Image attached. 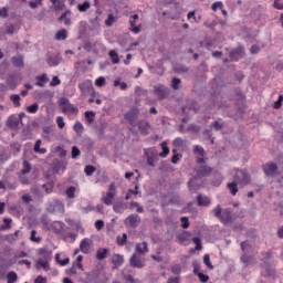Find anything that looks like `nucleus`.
<instances>
[{"mask_svg": "<svg viewBox=\"0 0 283 283\" xmlns=\"http://www.w3.org/2000/svg\"><path fill=\"white\" fill-rule=\"evenodd\" d=\"M61 61H63V57H61V55H55L49 56L46 63L50 67H56V65L61 64Z\"/></svg>", "mask_w": 283, "mask_h": 283, "instance_id": "412c9836", "label": "nucleus"}, {"mask_svg": "<svg viewBox=\"0 0 283 283\" xmlns=\"http://www.w3.org/2000/svg\"><path fill=\"white\" fill-rule=\"evenodd\" d=\"M178 203V197H171L168 201L161 203V207H169V205Z\"/></svg>", "mask_w": 283, "mask_h": 283, "instance_id": "13d9d810", "label": "nucleus"}, {"mask_svg": "<svg viewBox=\"0 0 283 283\" xmlns=\"http://www.w3.org/2000/svg\"><path fill=\"white\" fill-rule=\"evenodd\" d=\"M212 213L214 216V218H218V220L220 221L222 218V207L220 205H218L213 210Z\"/></svg>", "mask_w": 283, "mask_h": 283, "instance_id": "a19ab883", "label": "nucleus"}, {"mask_svg": "<svg viewBox=\"0 0 283 283\" xmlns=\"http://www.w3.org/2000/svg\"><path fill=\"white\" fill-rule=\"evenodd\" d=\"M192 242L196 244V251H202V240L199 237L192 238Z\"/></svg>", "mask_w": 283, "mask_h": 283, "instance_id": "c03bdc74", "label": "nucleus"}, {"mask_svg": "<svg viewBox=\"0 0 283 283\" xmlns=\"http://www.w3.org/2000/svg\"><path fill=\"white\" fill-rule=\"evenodd\" d=\"M115 197H116V192L108 191V193H106V197L102 198V200H103L104 205L109 207V206H112V202Z\"/></svg>", "mask_w": 283, "mask_h": 283, "instance_id": "393cba45", "label": "nucleus"}, {"mask_svg": "<svg viewBox=\"0 0 283 283\" xmlns=\"http://www.w3.org/2000/svg\"><path fill=\"white\" fill-rule=\"evenodd\" d=\"M11 63L14 67H25V62L23 61V55L21 54L11 57Z\"/></svg>", "mask_w": 283, "mask_h": 283, "instance_id": "4be33fe9", "label": "nucleus"}, {"mask_svg": "<svg viewBox=\"0 0 283 283\" xmlns=\"http://www.w3.org/2000/svg\"><path fill=\"white\" fill-rule=\"evenodd\" d=\"M222 8H224V3H222V1H217L211 4V10L213 12H218V10H222Z\"/></svg>", "mask_w": 283, "mask_h": 283, "instance_id": "8fccbe9b", "label": "nucleus"}, {"mask_svg": "<svg viewBox=\"0 0 283 283\" xmlns=\"http://www.w3.org/2000/svg\"><path fill=\"white\" fill-rule=\"evenodd\" d=\"M273 6L275 10H283V0H274Z\"/></svg>", "mask_w": 283, "mask_h": 283, "instance_id": "774afa93", "label": "nucleus"}, {"mask_svg": "<svg viewBox=\"0 0 283 283\" xmlns=\"http://www.w3.org/2000/svg\"><path fill=\"white\" fill-rule=\"evenodd\" d=\"M161 151L159 153L160 158H167L169 156V148L167 147V142L160 144Z\"/></svg>", "mask_w": 283, "mask_h": 283, "instance_id": "2f4dec72", "label": "nucleus"}, {"mask_svg": "<svg viewBox=\"0 0 283 283\" xmlns=\"http://www.w3.org/2000/svg\"><path fill=\"white\" fill-rule=\"evenodd\" d=\"M262 170L264 176L266 178H273L275 176H280V169L277 168V164L275 163H266L265 165L262 166Z\"/></svg>", "mask_w": 283, "mask_h": 283, "instance_id": "20e7f679", "label": "nucleus"}, {"mask_svg": "<svg viewBox=\"0 0 283 283\" xmlns=\"http://www.w3.org/2000/svg\"><path fill=\"white\" fill-rule=\"evenodd\" d=\"M39 255H42V258H44V260H48V258H50V255H52V252H50V250H48V248H40L38 250Z\"/></svg>", "mask_w": 283, "mask_h": 283, "instance_id": "ea45409f", "label": "nucleus"}, {"mask_svg": "<svg viewBox=\"0 0 283 283\" xmlns=\"http://www.w3.org/2000/svg\"><path fill=\"white\" fill-rule=\"evenodd\" d=\"M127 209H128L127 202L123 200L115 201L113 205L114 213H124L125 211H127Z\"/></svg>", "mask_w": 283, "mask_h": 283, "instance_id": "4468645a", "label": "nucleus"}, {"mask_svg": "<svg viewBox=\"0 0 283 283\" xmlns=\"http://www.w3.org/2000/svg\"><path fill=\"white\" fill-rule=\"evenodd\" d=\"M111 262L112 264H114L115 269H118L123 266L125 262V256H123V254H114Z\"/></svg>", "mask_w": 283, "mask_h": 283, "instance_id": "6ab92c4d", "label": "nucleus"}, {"mask_svg": "<svg viewBox=\"0 0 283 283\" xmlns=\"http://www.w3.org/2000/svg\"><path fill=\"white\" fill-rule=\"evenodd\" d=\"M108 56L113 65H118V63H120V57H118V53L116 51L114 50L109 51Z\"/></svg>", "mask_w": 283, "mask_h": 283, "instance_id": "bb28decb", "label": "nucleus"}, {"mask_svg": "<svg viewBox=\"0 0 283 283\" xmlns=\"http://www.w3.org/2000/svg\"><path fill=\"white\" fill-rule=\"evenodd\" d=\"M262 268L264 269L261 272L262 277H275V261H273V253L271 252H263L262 253Z\"/></svg>", "mask_w": 283, "mask_h": 283, "instance_id": "f257e3e1", "label": "nucleus"}, {"mask_svg": "<svg viewBox=\"0 0 283 283\" xmlns=\"http://www.w3.org/2000/svg\"><path fill=\"white\" fill-rule=\"evenodd\" d=\"M253 255L249 254V252L242 253L240 256V262L243 264V269L251 266V264H253Z\"/></svg>", "mask_w": 283, "mask_h": 283, "instance_id": "dca6fc26", "label": "nucleus"}, {"mask_svg": "<svg viewBox=\"0 0 283 283\" xmlns=\"http://www.w3.org/2000/svg\"><path fill=\"white\" fill-rule=\"evenodd\" d=\"M106 80L103 76H99L95 80L96 87H105Z\"/></svg>", "mask_w": 283, "mask_h": 283, "instance_id": "bf43d9fd", "label": "nucleus"}, {"mask_svg": "<svg viewBox=\"0 0 283 283\" xmlns=\"http://www.w3.org/2000/svg\"><path fill=\"white\" fill-rule=\"evenodd\" d=\"M181 227L182 229H189V218L188 217H181L180 218Z\"/></svg>", "mask_w": 283, "mask_h": 283, "instance_id": "0e129e2a", "label": "nucleus"}, {"mask_svg": "<svg viewBox=\"0 0 283 283\" xmlns=\"http://www.w3.org/2000/svg\"><path fill=\"white\" fill-rule=\"evenodd\" d=\"M10 101H12V103H13V105H15V107H21V95L12 94L10 96Z\"/></svg>", "mask_w": 283, "mask_h": 283, "instance_id": "58836bf2", "label": "nucleus"}, {"mask_svg": "<svg viewBox=\"0 0 283 283\" xmlns=\"http://www.w3.org/2000/svg\"><path fill=\"white\" fill-rule=\"evenodd\" d=\"M138 116H140V108H138V106H132L129 111L124 114V120H127L130 127H136Z\"/></svg>", "mask_w": 283, "mask_h": 283, "instance_id": "7ed1b4c3", "label": "nucleus"}, {"mask_svg": "<svg viewBox=\"0 0 283 283\" xmlns=\"http://www.w3.org/2000/svg\"><path fill=\"white\" fill-rule=\"evenodd\" d=\"M242 253H249V249H251V243L249 241H242L240 243Z\"/></svg>", "mask_w": 283, "mask_h": 283, "instance_id": "3c124183", "label": "nucleus"}, {"mask_svg": "<svg viewBox=\"0 0 283 283\" xmlns=\"http://www.w3.org/2000/svg\"><path fill=\"white\" fill-rule=\"evenodd\" d=\"M94 171H96V167H94L93 165H87L84 169L85 176H92Z\"/></svg>", "mask_w": 283, "mask_h": 283, "instance_id": "864d4df0", "label": "nucleus"}, {"mask_svg": "<svg viewBox=\"0 0 283 283\" xmlns=\"http://www.w3.org/2000/svg\"><path fill=\"white\" fill-rule=\"evenodd\" d=\"M203 264H206V266L210 269V271H213V264L211 263V258L209 256V254L203 255Z\"/></svg>", "mask_w": 283, "mask_h": 283, "instance_id": "a18cd8bd", "label": "nucleus"}, {"mask_svg": "<svg viewBox=\"0 0 283 283\" xmlns=\"http://www.w3.org/2000/svg\"><path fill=\"white\" fill-rule=\"evenodd\" d=\"M65 39H67V30L61 29L55 33L56 41H65Z\"/></svg>", "mask_w": 283, "mask_h": 283, "instance_id": "c85d7f7f", "label": "nucleus"}, {"mask_svg": "<svg viewBox=\"0 0 283 283\" xmlns=\"http://www.w3.org/2000/svg\"><path fill=\"white\" fill-rule=\"evenodd\" d=\"M36 85L38 87H44L45 83H48V75L42 74L36 77Z\"/></svg>", "mask_w": 283, "mask_h": 283, "instance_id": "e433bc0d", "label": "nucleus"}, {"mask_svg": "<svg viewBox=\"0 0 283 283\" xmlns=\"http://www.w3.org/2000/svg\"><path fill=\"white\" fill-rule=\"evenodd\" d=\"M213 171V168L209 166H200L196 169V175L188 181V189H196L197 187H200L198 184V180H202V178H207L211 172Z\"/></svg>", "mask_w": 283, "mask_h": 283, "instance_id": "f03ea898", "label": "nucleus"}, {"mask_svg": "<svg viewBox=\"0 0 283 283\" xmlns=\"http://www.w3.org/2000/svg\"><path fill=\"white\" fill-rule=\"evenodd\" d=\"M60 105L62 106V112L66 114V112H71V114H78V107L74 106V104L70 103V98L61 97Z\"/></svg>", "mask_w": 283, "mask_h": 283, "instance_id": "0eeeda50", "label": "nucleus"}, {"mask_svg": "<svg viewBox=\"0 0 283 283\" xmlns=\"http://www.w3.org/2000/svg\"><path fill=\"white\" fill-rule=\"evenodd\" d=\"M91 3H90V1H84L83 3H80V4H77V10H78V12H87V10H90V8H91Z\"/></svg>", "mask_w": 283, "mask_h": 283, "instance_id": "72a5a7b5", "label": "nucleus"}, {"mask_svg": "<svg viewBox=\"0 0 283 283\" xmlns=\"http://www.w3.org/2000/svg\"><path fill=\"white\" fill-rule=\"evenodd\" d=\"M29 114H36L39 112V103H33L27 107Z\"/></svg>", "mask_w": 283, "mask_h": 283, "instance_id": "37998d69", "label": "nucleus"}, {"mask_svg": "<svg viewBox=\"0 0 283 283\" xmlns=\"http://www.w3.org/2000/svg\"><path fill=\"white\" fill-rule=\"evenodd\" d=\"M136 127L138 128V130L143 136H148L151 124H149L147 119H140L136 122Z\"/></svg>", "mask_w": 283, "mask_h": 283, "instance_id": "9d476101", "label": "nucleus"}, {"mask_svg": "<svg viewBox=\"0 0 283 283\" xmlns=\"http://www.w3.org/2000/svg\"><path fill=\"white\" fill-rule=\"evenodd\" d=\"M136 253H147L149 251V248H147V242L137 243L135 248Z\"/></svg>", "mask_w": 283, "mask_h": 283, "instance_id": "a878e982", "label": "nucleus"}, {"mask_svg": "<svg viewBox=\"0 0 283 283\" xmlns=\"http://www.w3.org/2000/svg\"><path fill=\"white\" fill-rule=\"evenodd\" d=\"M116 242H117L118 247H125V244H127V233H123L122 237L117 235Z\"/></svg>", "mask_w": 283, "mask_h": 283, "instance_id": "4c0bfd02", "label": "nucleus"}, {"mask_svg": "<svg viewBox=\"0 0 283 283\" xmlns=\"http://www.w3.org/2000/svg\"><path fill=\"white\" fill-rule=\"evenodd\" d=\"M193 153L198 154L201 158H205V148H202V146H195Z\"/></svg>", "mask_w": 283, "mask_h": 283, "instance_id": "680f3d73", "label": "nucleus"}, {"mask_svg": "<svg viewBox=\"0 0 283 283\" xmlns=\"http://www.w3.org/2000/svg\"><path fill=\"white\" fill-rule=\"evenodd\" d=\"M192 268H193V270H192V273H193V275H198V273H201L200 272V262H198V261H192Z\"/></svg>", "mask_w": 283, "mask_h": 283, "instance_id": "4d7b16f0", "label": "nucleus"}, {"mask_svg": "<svg viewBox=\"0 0 283 283\" xmlns=\"http://www.w3.org/2000/svg\"><path fill=\"white\" fill-rule=\"evenodd\" d=\"M241 175H234L233 180L238 182L241 187H247V185H251V175L247 170H239Z\"/></svg>", "mask_w": 283, "mask_h": 283, "instance_id": "423d86ee", "label": "nucleus"}, {"mask_svg": "<svg viewBox=\"0 0 283 283\" xmlns=\"http://www.w3.org/2000/svg\"><path fill=\"white\" fill-rule=\"evenodd\" d=\"M85 120L90 124L94 123V118H96V113L94 111H86L84 113Z\"/></svg>", "mask_w": 283, "mask_h": 283, "instance_id": "473e14b6", "label": "nucleus"}, {"mask_svg": "<svg viewBox=\"0 0 283 283\" xmlns=\"http://www.w3.org/2000/svg\"><path fill=\"white\" fill-rule=\"evenodd\" d=\"M283 95H279L277 101L274 102L273 108L280 109L282 107Z\"/></svg>", "mask_w": 283, "mask_h": 283, "instance_id": "e2e57ef3", "label": "nucleus"}, {"mask_svg": "<svg viewBox=\"0 0 283 283\" xmlns=\"http://www.w3.org/2000/svg\"><path fill=\"white\" fill-rule=\"evenodd\" d=\"M227 188L229 189L231 196H237L238 195L239 189H238V181H235V179H233L232 182H229L227 185Z\"/></svg>", "mask_w": 283, "mask_h": 283, "instance_id": "b1692460", "label": "nucleus"}, {"mask_svg": "<svg viewBox=\"0 0 283 283\" xmlns=\"http://www.w3.org/2000/svg\"><path fill=\"white\" fill-rule=\"evenodd\" d=\"M107 253H109V249L107 248H99L96 252V260L103 261L107 258Z\"/></svg>", "mask_w": 283, "mask_h": 283, "instance_id": "5701e85b", "label": "nucleus"}, {"mask_svg": "<svg viewBox=\"0 0 283 283\" xmlns=\"http://www.w3.org/2000/svg\"><path fill=\"white\" fill-rule=\"evenodd\" d=\"M51 167H52L54 174H59V171H65V169H67V161L61 160V159H55L52 163Z\"/></svg>", "mask_w": 283, "mask_h": 283, "instance_id": "9b49d317", "label": "nucleus"}, {"mask_svg": "<svg viewBox=\"0 0 283 283\" xmlns=\"http://www.w3.org/2000/svg\"><path fill=\"white\" fill-rule=\"evenodd\" d=\"M219 222L222 224H229L230 222H233V212L231 211V208H226L223 210Z\"/></svg>", "mask_w": 283, "mask_h": 283, "instance_id": "ddd939ff", "label": "nucleus"}, {"mask_svg": "<svg viewBox=\"0 0 283 283\" xmlns=\"http://www.w3.org/2000/svg\"><path fill=\"white\" fill-rule=\"evenodd\" d=\"M116 21L117 19L114 17V13H108L107 19L105 20V27L112 28Z\"/></svg>", "mask_w": 283, "mask_h": 283, "instance_id": "7c9ffc66", "label": "nucleus"}, {"mask_svg": "<svg viewBox=\"0 0 283 283\" xmlns=\"http://www.w3.org/2000/svg\"><path fill=\"white\" fill-rule=\"evenodd\" d=\"M203 136H207L209 138V140L211 142V145H213L216 138L213 137V133H211V128L205 129Z\"/></svg>", "mask_w": 283, "mask_h": 283, "instance_id": "603ef678", "label": "nucleus"}, {"mask_svg": "<svg viewBox=\"0 0 283 283\" xmlns=\"http://www.w3.org/2000/svg\"><path fill=\"white\" fill-rule=\"evenodd\" d=\"M40 222L41 224H43V227H50V217H48V214H42V217L40 218Z\"/></svg>", "mask_w": 283, "mask_h": 283, "instance_id": "5fc2aeb1", "label": "nucleus"}, {"mask_svg": "<svg viewBox=\"0 0 283 283\" xmlns=\"http://www.w3.org/2000/svg\"><path fill=\"white\" fill-rule=\"evenodd\" d=\"M78 90L82 94H91V96H96V91L94 90V84H92L91 80H85L84 82L78 84Z\"/></svg>", "mask_w": 283, "mask_h": 283, "instance_id": "6e6552de", "label": "nucleus"}, {"mask_svg": "<svg viewBox=\"0 0 283 283\" xmlns=\"http://www.w3.org/2000/svg\"><path fill=\"white\" fill-rule=\"evenodd\" d=\"M3 224L0 226V231H6V229H12V219L11 218H4L3 219Z\"/></svg>", "mask_w": 283, "mask_h": 283, "instance_id": "c9c22d12", "label": "nucleus"}, {"mask_svg": "<svg viewBox=\"0 0 283 283\" xmlns=\"http://www.w3.org/2000/svg\"><path fill=\"white\" fill-rule=\"evenodd\" d=\"M125 222L129 224V227H132V229H136V227H138V223H140V216H138L137 213H133L129 214Z\"/></svg>", "mask_w": 283, "mask_h": 283, "instance_id": "2eb2a0df", "label": "nucleus"}, {"mask_svg": "<svg viewBox=\"0 0 283 283\" xmlns=\"http://www.w3.org/2000/svg\"><path fill=\"white\" fill-rule=\"evenodd\" d=\"M172 145L174 147H182V145H185V140H182L180 137H177L172 140Z\"/></svg>", "mask_w": 283, "mask_h": 283, "instance_id": "69168bd1", "label": "nucleus"}, {"mask_svg": "<svg viewBox=\"0 0 283 283\" xmlns=\"http://www.w3.org/2000/svg\"><path fill=\"white\" fill-rule=\"evenodd\" d=\"M180 83H181V81H180L179 77H174L171 80V87H172V90H180Z\"/></svg>", "mask_w": 283, "mask_h": 283, "instance_id": "6e6d98bb", "label": "nucleus"}, {"mask_svg": "<svg viewBox=\"0 0 283 283\" xmlns=\"http://www.w3.org/2000/svg\"><path fill=\"white\" fill-rule=\"evenodd\" d=\"M51 3H53L54 10H63L65 8V3L61 0H51Z\"/></svg>", "mask_w": 283, "mask_h": 283, "instance_id": "79ce46f5", "label": "nucleus"}, {"mask_svg": "<svg viewBox=\"0 0 283 283\" xmlns=\"http://www.w3.org/2000/svg\"><path fill=\"white\" fill-rule=\"evenodd\" d=\"M197 277H199V281L202 283H207L209 282V275L205 274V273H198Z\"/></svg>", "mask_w": 283, "mask_h": 283, "instance_id": "338daca9", "label": "nucleus"}, {"mask_svg": "<svg viewBox=\"0 0 283 283\" xmlns=\"http://www.w3.org/2000/svg\"><path fill=\"white\" fill-rule=\"evenodd\" d=\"M73 129L76 134H83V124L81 122H76L73 125Z\"/></svg>", "mask_w": 283, "mask_h": 283, "instance_id": "052dcab7", "label": "nucleus"}, {"mask_svg": "<svg viewBox=\"0 0 283 283\" xmlns=\"http://www.w3.org/2000/svg\"><path fill=\"white\" fill-rule=\"evenodd\" d=\"M247 54V51L244 50V45L242 43H238L235 49H232L229 52V59L230 61H233L234 63H238Z\"/></svg>", "mask_w": 283, "mask_h": 283, "instance_id": "39448f33", "label": "nucleus"}, {"mask_svg": "<svg viewBox=\"0 0 283 283\" xmlns=\"http://www.w3.org/2000/svg\"><path fill=\"white\" fill-rule=\"evenodd\" d=\"M20 124L21 122L14 115L9 116L7 119V127H9V129H17Z\"/></svg>", "mask_w": 283, "mask_h": 283, "instance_id": "a211bd4d", "label": "nucleus"}, {"mask_svg": "<svg viewBox=\"0 0 283 283\" xmlns=\"http://www.w3.org/2000/svg\"><path fill=\"white\" fill-rule=\"evenodd\" d=\"M78 156H81V149H78L76 146H72L71 158H73V160H76Z\"/></svg>", "mask_w": 283, "mask_h": 283, "instance_id": "09e8293b", "label": "nucleus"}, {"mask_svg": "<svg viewBox=\"0 0 283 283\" xmlns=\"http://www.w3.org/2000/svg\"><path fill=\"white\" fill-rule=\"evenodd\" d=\"M224 127V125L218 120H214L210 124V128L214 129V132H220V129H222Z\"/></svg>", "mask_w": 283, "mask_h": 283, "instance_id": "49530a36", "label": "nucleus"}, {"mask_svg": "<svg viewBox=\"0 0 283 283\" xmlns=\"http://www.w3.org/2000/svg\"><path fill=\"white\" fill-rule=\"evenodd\" d=\"M197 205L198 207H209V205H211V198L207 196L198 195Z\"/></svg>", "mask_w": 283, "mask_h": 283, "instance_id": "aec40b11", "label": "nucleus"}, {"mask_svg": "<svg viewBox=\"0 0 283 283\" xmlns=\"http://www.w3.org/2000/svg\"><path fill=\"white\" fill-rule=\"evenodd\" d=\"M90 249H92V240L91 239H83L80 243V251L87 255L90 253Z\"/></svg>", "mask_w": 283, "mask_h": 283, "instance_id": "f3484780", "label": "nucleus"}, {"mask_svg": "<svg viewBox=\"0 0 283 283\" xmlns=\"http://www.w3.org/2000/svg\"><path fill=\"white\" fill-rule=\"evenodd\" d=\"M19 280V275H17V272L11 271L7 274V283H14Z\"/></svg>", "mask_w": 283, "mask_h": 283, "instance_id": "f704fd0d", "label": "nucleus"}, {"mask_svg": "<svg viewBox=\"0 0 283 283\" xmlns=\"http://www.w3.org/2000/svg\"><path fill=\"white\" fill-rule=\"evenodd\" d=\"M65 193L67 198L72 199L75 197L74 193H76V188L74 186H70L69 188H66Z\"/></svg>", "mask_w": 283, "mask_h": 283, "instance_id": "de8ad7c7", "label": "nucleus"}, {"mask_svg": "<svg viewBox=\"0 0 283 283\" xmlns=\"http://www.w3.org/2000/svg\"><path fill=\"white\" fill-rule=\"evenodd\" d=\"M129 266H132V269H145V263L134 253L129 259Z\"/></svg>", "mask_w": 283, "mask_h": 283, "instance_id": "f8f14e48", "label": "nucleus"}, {"mask_svg": "<svg viewBox=\"0 0 283 283\" xmlns=\"http://www.w3.org/2000/svg\"><path fill=\"white\" fill-rule=\"evenodd\" d=\"M153 93L158 96V101H165L169 96V88L163 84H158L153 87Z\"/></svg>", "mask_w": 283, "mask_h": 283, "instance_id": "1a4fd4ad", "label": "nucleus"}, {"mask_svg": "<svg viewBox=\"0 0 283 283\" xmlns=\"http://www.w3.org/2000/svg\"><path fill=\"white\" fill-rule=\"evenodd\" d=\"M35 269H43L44 271H50V263L48 261L38 260L35 263Z\"/></svg>", "mask_w": 283, "mask_h": 283, "instance_id": "cd10ccee", "label": "nucleus"}, {"mask_svg": "<svg viewBox=\"0 0 283 283\" xmlns=\"http://www.w3.org/2000/svg\"><path fill=\"white\" fill-rule=\"evenodd\" d=\"M33 151L35 154H48V149L41 148V139H38L34 144Z\"/></svg>", "mask_w": 283, "mask_h": 283, "instance_id": "c756f323", "label": "nucleus"}]
</instances>
